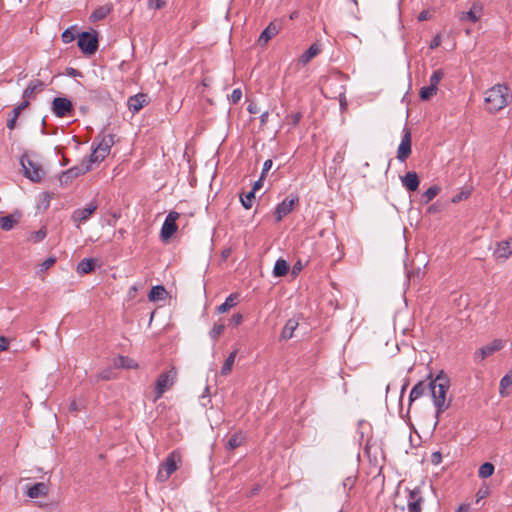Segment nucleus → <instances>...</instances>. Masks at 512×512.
Segmentation results:
<instances>
[{
	"instance_id": "obj_1",
	"label": "nucleus",
	"mask_w": 512,
	"mask_h": 512,
	"mask_svg": "<svg viewBox=\"0 0 512 512\" xmlns=\"http://www.w3.org/2000/svg\"><path fill=\"white\" fill-rule=\"evenodd\" d=\"M449 388L450 380L443 371H440L435 378H430V395L436 409V418H440V415L451 405V398L447 399Z\"/></svg>"
},
{
	"instance_id": "obj_2",
	"label": "nucleus",
	"mask_w": 512,
	"mask_h": 512,
	"mask_svg": "<svg viewBox=\"0 0 512 512\" xmlns=\"http://www.w3.org/2000/svg\"><path fill=\"white\" fill-rule=\"evenodd\" d=\"M510 101L509 87L504 84H496L485 93V108L489 112L502 110Z\"/></svg>"
},
{
	"instance_id": "obj_3",
	"label": "nucleus",
	"mask_w": 512,
	"mask_h": 512,
	"mask_svg": "<svg viewBox=\"0 0 512 512\" xmlns=\"http://www.w3.org/2000/svg\"><path fill=\"white\" fill-rule=\"evenodd\" d=\"M182 462V455L179 450H174L166 457L165 461L159 466L157 480L161 483L166 482L171 475L179 468Z\"/></svg>"
},
{
	"instance_id": "obj_4",
	"label": "nucleus",
	"mask_w": 512,
	"mask_h": 512,
	"mask_svg": "<svg viewBox=\"0 0 512 512\" xmlns=\"http://www.w3.org/2000/svg\"><path fill=\"white\" fill-rule=\"evenodd\" d=\"M114 135L113 134H100L95 138V142L100 139L97 146L93 149L89 162L97 163L101 162L105 159V157L110 153L112 146L114 145Z\"/></svg>"
},
{
	"instance_id": "obj_5",
	"label": "nucleus",
	"mask_w": 512,
	"mask_h": 512,
	"mask_svg": "<svg viewBox=\"0 0 512 512\" xmlns=\"http://www.w3.org/2000/svg\"><path fill=\"white\" fill-rule=\"evenodd\" d=\"M177 378V370L171 367L168 371L161 373L155 383V398L154 401L159 400L163 394L169 390L175 383Z\"/></svg>"
},
{
	"instance_id": "obj_6",
	"label": "nucleus",
	"mask_w": 512,
	"mask_h": 512,
	"mask_svg": "<svg viewBox=\"0 0 512 512\" xmlns=\"http://www.w3.org/2000/svg\"><path fill=\"white\" fill-rule=\"evenodd\" d=\"M23 174L32 182L38 183L44 176V171L40 164L32 161L27 154H23L20 158Z\"/></svg>"
},
{
	"instance_id": "obj_7",
	"label": "nucleus",
	"mask_w": 512,
	"mask_h": 512,
	"mask_svg": "<svg viewBox=\"0 0 512 512\" xmlns=\"http://www.w3.org/2000/svg\"><path fill=\"white\" fill-rule=\"evenodd\" d=\"M79 49L86 55H93L98 50V36L95 31L82 32L77 41Z\"/></svg>"
},
{
	"instance_id": "obj_8",
	"label": "nucleus",
	"mask_w": 512,
	"mask_h": 512,
	"mask_svg": "<svg viewBox=\"0 0 512 512\" xmlns=\"http://www.w3.org/2000/svg\"><path fill=\"white\" fill-rule=\"evenodd\" d=\"M298 194L291 193L275 208L276 221L280 222L285 216H287L296 205L299 204Z\"/></svg>"
},
{
	"instance_id": "obj_9",
	"label": "nucleus",
	"mask_w": 512,
	"mask_h": 512,
	"mask_svg": "<svg viewBox=\"0 0 512 512\" xmlns=\"http://www.w3.org/2000/svg\"><path fill=\"white\" fill-rule=\"evenodd\" d=\"M180 214L176 211H170L162 225L160 237L162 241L169 240L178 230L177 220Z\"/></svg>"
},
{
	"instance_id": "obj_10",
	"label": "nucleus",
	"mask_w": 512,
	"mask_h": 512,
	"mask_svg": "<svg viewBox=\"0 0 512 512\" xmlns=\"http://www.w3.org/2000/svg\"><path fill=\"white\" fill-rule=\"evenodd\" d=\"M52 111L55 116L59 118L68 117L72 115L73 104L66 97H56L52 101Z\"/></svg>"
},
{
	"instance_id": "obj_11",
	"label": "nucleus",
	"mask_w": 512,
	"mask_h": 512,
	"mask_svg": "<svg viewBox=\"0 0 512 512\" xmlns=\"http://www.w3.org/2000/svg\"><path fill=\"white\" fill-rule=\"evenodd\" d=\"M97 204L91 202L87 204L85 208H79L74 210L71 219L75 223L76 227H79L81 223L86 222L91 215L97 210Z\"/></svg>"
},
{
	"instance_id": "obj_12",
	"label": "nucleus",
	"mask_w": 512,
	"mask_h": 512,
	"mask_svg": "<svg viewBox=\"0 0 512 512\" xmlns=\"http://www.w3.org/2000/svg\"><path fill=\"white\" fill-rule=\"evenodd\" d=\"M504 347V343L501 339H495L490 344L481 347L475 352V361H483L485 358L491 356L495 352L501 350Z\"/></svg>"
},
{
	"instance_id": "obj_13",
	"label": "nucleus",
	"mask_w": 512,
	"mask_h": 512,
	"mask_svg": "<svg viewBox=\"0 0 512 512\" xmlns=\"http://www.w3.org/2000/svg\"><path fill=\"white\" fill-rule=\"evenodd\" d=\"M411 152V132L408 128H404L401 143L397 150V159L404 162Z\"/></svg>"
},
{
	"instance_id": "obj_14",
	"label": "nucleus",
	"mask_w": 512,
	"mask_h": 512,
	"mask_svg": "<svg viewBox=\"0 0 512 512\" xmlns=\"http://www.w3.org/2000/svg\"><path fill=\"white\" fill-rule=\"evenodd\" d=\"M423 502L424 499L419 487L409 490V495L407 498V508L409 512H422Z\"/></svg>"
},
{
	"instance_id": "obj_15",
	"label": "nucleus",
	"mask_w": 512,
	"mask_h": 512,
	"mask_svg": "<svg viewBox=\"0 0 512 512\" xmlns=\"http://www.w3.org/2000/svg\"><path fill=\"white\" fill-rule=\"evenodd\" d=\"M282 24L280 21H272L268 24V26L262 31L258 38V43L260 46H265L273 37H275L281 30Z\"/></svg>"
},
{
	"instance_id": "obj_16",
	"label": "nucleus",
	"mask_w": 512,
	"mask_h": 512,
	"mask_svg": "<svg viewBox=\"0 0 512 512\" xmlns=\"http://www.w3.org/2000/svg\"><path fill=\"white\" fill-rule=\"evenodd\" d=\"M493 255L497 260L506 261L512 255V237L497 242Z\"/></svg>"
},
{
	"instance_id": "obj_17",
	"label": "nucleus",
	"mask_w": 512,
	"mask_h": 512,
	"mask_svg": "<svg viewBox=\"0 0 512 512\" xmlns=\"http://www.w3.org/2000/svg\"><path fill=\"white\" fill-rule=\"evenodd\" d=\"M430 378H432V375H429L427 380L419 381L413 386L409 395L410 404L426 392L430 393Z\"/></svg>"
},
{
	"instance_id": "obj_18",
	"label": "nucleus",
	"mask_w": 512,
	"mask_h": 512,
	"mask_svg": "<svg viewBox=\"0 0 512 512\" xmlns=\"http://www.w3.org/2000/svg\"><path fill=\"white\" fill-rule=\"evenodd\" d=\"M481 14H482V7L477 4H473V6L470 8L469 11L461 12L459 14V20L461 22L468 21L471 23H476L480 19Z\"/></svg>"
},
{
	"instance_id": "obj_19",
	"label": "nucleus",
	"mask_w": 512,
	"mask_h": 512,
	"mask_svg": "<svg viewBox=\"0 0 512 512\" xmlns=\"http://www.w3.org/2000/svg\"><path fill=\"white\" fill-rule=\"evenodd\" d=\"M402 185L411 192H414L418 189L420 180L416 172L410 171L405 174V176L401 177Z\"/></svg>"
},
{
	"instance_id": "obj_20",
	"label": "nucleus",
	"mask_w": 512,
	"mask_h": 512,
	"mask_svg": "<svg viewBox=\"0 0 512 512\" xmlns=\"http://www.w3.org/2000/svg\"><path fill=\"white\" fill-rule=\"evenodd\" d=\"M147 96L143 93L136 94L128 98L127 105L130 111L133 113L139 112L144 105L147 103Z\"/></svg>"
},
{
	"instance_id": "obj_21",
	"label": "nucleus",
	"mask_w": 512,
	"mask_h": 512,
	"mask_svg": "<svg viewBox=\"0 0 512 512\" xmlns=\"http://www.w3.org/2000/svg\"><path fill=\"white\" fill-rule=\"evenodd\" d=\"M27 496L29 498H38L42 496H46L48 494V486L43 482H38L32 485L27 490Z\"/></svg>"
},
{
	"instance_id": "obj_22",
	"label": "nucleus",
	"mask_w": 512,
	"mask_h": 512,
	"mask_svg": "<svg viewBox=\"0 0 512 512\" xmlns=\"http://www.w3.org/2000/svg\"><path fill=\"white\" fill-rule=\"evenodd\" d=\"M20 217V213L0 216V228L4 231L11 230L18 223Z\"/></svg>"
},
{
	"instance_id": "obj_23",
	"label": "nucleus",
	"mask_w": 512,
	"mask_h": 512,
	"mask_svg": "<svg viewBox=\"0 0 512 512\" xmlns=\"http://www.w3.org/2000/svg\"><path fill=\"white\" fill-rule=\"evenodd\" d=\"M299 323L296 319H289L284 325L281 332V339L289 340L294 336V332L297 329Z\"/></svg>"
},
{
	"instance_id": "obj_24",
	"label": "nucleus",
	"mask_w": 512,
	"mask_h": 512,
	"mask_svg": "<svg viewBox=\"0 0 512 512\" xmlns=\"http://www.w3.org/2000/svg\"><path fill=\"white\" fill-rule=\"evenodd\" d=\"M96 266V259L94 258H84L77 265V272L81 275L91 273Z\"/></svg>"
},
{
	"instance_id": "obj_25",
	"label": "nucleus",
	"mask_w": 512,
	"mask_h": 512,
	"mask_svg": "<svg viewBox=\"0 0 512 512\" xmlns=\"http://www.w3.org/2000/svg\"><path fill=\"white\" fill-rule=\"evenodd\" d=\"M90 170H91V163L88 161V163H81L79 165H75L66 171H67V175H70V177H72V179L74 180L77 177L84 175L85 173H87Z\"/></svg>"
},
{
	"instance_id": "obj_26",
	"label": "nucleus",
	"mask_w": 512,
	"mask_h": 512,
	"mask_svg": "<svg viewBox=\"0 0 512 512\" xmlns=\"http://www.w3.org/2000/svg\"><path fill=\"white\" fill-rule=\"evenodd\" d=\"M289 269H290V266H289L288 262L283 258H279L276 260V262L274 264L273 276L274 277H283V276L287 275V273L289 272Z\"/></svg>"
},
{
	"instance_id": "obj_27",
	"label": "nucleus",
	"mask_w": 512,
	"mask_h": 512,
	"mask_svg": "<svg viewBox=\"0 0 512 512\" xmlns=\"http://www.w3.org/2000/svg\"><path fill=\"white\" fill-rule=\"evenodd\" d=\"M114 366L116 368L137 369L138 363L127 356L120 355L114 360Z\"/></svg>"
},
{
	"instance_id": "obj_28",
	"label": "nucleus",
	"mask_w": 512,
	"mask_h": 512,
	"mask_svg": "<svg viewBox=\"0 0 512 512\" xmlns=\"http://www.w3.org/2000/svg\"><path fill=\"white\" fill-rule=\"evenodd\" d=\"M238 299H239V294L238 293L230 294L225 299L224 303H222L221 305H219L217 307V312L221 313V314L227 312L229 309H231V308H233L234 306L237 305Z\"/></svg>"
},
{
	"instance_id": "obj_29",
	"label": "nucleus",
	"mask_w": 512,
	"mask_h": 512,
	"mask_svg": "<svg viewBox=\"0 0 512 512\" xmlns=\"http://www.w3.org/2000/svg\"><path fill=\"white\" fill-rule=\"evenodd\" d=\"M320 53V48L317 44H312L300 57L299 61L305 65L309 63L315 56Z\"/></svg>"
},
{
	"instance_id": "obj_30",
	"label": "nucleus",
	"mask_w": 512,
	"mask_h": 512,
	"mask_svg": "<svg viewBox=\"0 0 512 512\" xmlns=\"http://www.w3.org/2000/svg\"><path fill=\"white\" fill-rule=\"evenodd\" d=\"M111 6L104 5L96 8L90 15V21L97 22L103 20L111 12Z\"/></svg>"
},
{
	"instance_id": "obj_31",
	"label": "nucleus",
	"mask_w": 512,
	"mask_h": 512,
	"mask_svg": "<svg viewBox=\"0 0 512 512\" xmlns=\"http://www.w3.org/2000/svg\"><path fill=\"white\" fill-rule=\"evenodd\" d=\"M42 82L40 80H32L28 86L26 87V89L23 91V95H22V98H26V99H32L33 98V95L34 93L40 89L42 87Z\"/></svg>"
},
{
	"instance_id": "obj_32",
	"label": "nucleus",
	"mask_w": 512,
	"mask_h": 512,
	"mask_svg": "<svg viewBox=\"0 0 512 512\" xmlns=\"http://www.w3.org/2000/svg\"><path fill=\"white\" fill-rule=\"evenodd\" d=\"M243 440H244V437L241 432L234 433L233 435H231V437L227 441L226 449L234 450V449L240 447L243 443Z\"/></svg>"
},
{
	"instance_id": "obj_33",
	"label": "nucleus",
	"mask_w": 512,
	"mask_h": 512,
	"mask_svg": "<svg viewBox=\"0 0 512 512\" xmlns=\"http://www.w3.org/2000/svg\"><path fill=\"white\" fill-rule=\"evenodd\" d=\"M166 289L162 285L153 286L149 292V300L150 301H158L162 300L166 295Z\"/></svg>"
},
{
	"instance_id": "obj_34",
	"label": "nucleus",
	"mask_w": 512,
	"mask_h": 512,
	"mask_svg": "<svg viewBox=\"0 0 512 512\" xmlns=\"http://www.w3.org/2000/svg\"><path fill=\"white\" fill-rule=\"evenodd\" d=\"M512 386V370L509 371L507 374H505L502 379L500 380L499 384V392L500 395L505 397L508 395V393L505 392L507 388Z\"/></svg>"
},
{
	"instance_id": "obj_35",
	"label": "nucleus",
	"mask_w": 512,
	"mask_h": 512,
	"mask_svg": "<svg viewBox=\"0 0 512 512\" xmlns=\"http://www.w3.org/2000/svg\"><path fill=\"white\" fill-rule=\"evenodd\" d=\"M440 192V188L436 185L429 187L421 196V200L424 204L432 201Z\"/></svg>"
},
{
	"instance_id": "obj_36",
	"label": "nucleus",
	"mask_w": 512,
	"mask_h": 512,
	"mask_svg": "<svg viewBox=\"0 0 512 512\" xmlns=\"http://www.w3.org/2000/svg\"><path fill=\"white\" fill-rule=\"evenodd\" d=\"M237 352H238L237 350L232 351L229 354V356L226 358V360L221 368L222 375H228L231 372Z\"/></svg>"
},
{
	"instance_id": "obj_37",
	"label": "nucleus",
	"mask_w": 512,
	"mask_h": 512,
	"mask_svg": "<svg viewBox=\"0 0 512 512\" xmlns=\"http://www.w3.org/2000/svg\"><path fill=\"white\" fill-rule=\"evenodd\" d=\"M494 470H495V467L492 463L485 462L479 467L478 476L480 478L486 479L493 475Z\"/></svg>"
},
{
	"instance_id": "obj_38",
	"label": "nucleus",
	"mask_w": 512,
	"mask_h": 512,
	"mask_svg": "<svg viewBox=\"0 0 512 512\" xmlns=\"http://www.w3.org/2000/svg\"><path fill=\"white\" fill-rule=\"evenodd\" d=\"M437 89L433 86H425L420 89L419 96L423 101L429 100L434 94H436Z\"/></svg>"
},
{
	"instance_id": "obj_39",
	"label": "nucleus",
	"mask_w": 512,
	"mask_h": 512,
	"mask_svg": "<svg viewBox=\"0 0 512 512\" xmlns=\"http://www.w3.org/2000/svg\"><path fill=\"white\" fill-rule=\"evenodd\" d=\"M255 199L254 191H250L245 195L240 196V201L245 209H250L253 206V200Z\"/></svg>"
},
{
	"instance_id": "obj_40",
	"label": "nucleus",
	"mask_w": 512,
	"mask_h": 512,
	"mask_svg": "<svg viewBox=\"0 0 512 512\" xmlns=\"http://www.w3.org/2000/svg\"><path fill=\"white\" fill-rule=\"evenodd\" d=\"M444 73L441 69L435 70L430 77L429 85L437 89L439 82L443 78Z\"/></svg>"
},
{
	"instance_id": "obj_41",
	"label": "nucleus",
	"mask_w": 512,
	"mask_h": 512,
	"mask_svg": "<svg viewBox=\"0 0 512 512\" xmlns=\"http://www.w3.org/2000/svg\"><path fill=\"white\" fill-rule=\"evenodd\" d=\"M47 236V229L46 227L40 228L38 231L32 232L30 239L34 243L41 242L44 240V238Z\"/></svg>"
},
{
	"instance_id": "obj_42",
	"label": "nucleus",
	"mask_w": 512,
	"mask_h": 512,
	"mask_svg": "<svg viewBox=\"0 0 512 512\" xmlns=\"http://www.w3.org/2000/svg\"><path fill=\"white\" fill-rule=\"evenodd\" d=\"M470 195H471V190H469V189L462 190L452 197V202L459 203L463 200H466Z\"/></svg>"
},
{
	"instance_id": "obj_43",
	"label": "nucleus",
	"mask_w": 512,
	"mask_h": 512,
	"mask_svg": "<svg viewBox=\"0 0 512 512\" xmlns=\"http://www.w3.org/2000/svg\"><path fill=\"white\" fill-rule=\"evenodd\" d=\"M301 119H302V113L301 112H297V113L288 115L286 117V120H287L288 124L291 125L292 127H296L299 124Z\"/></svg>"
},
{
	"instance_id": "obj_44",
	"label": "nucleus",
	"mask_w": 512,
	"mask_h": 512,
	"mask_svg": "<svg viewBox=\"0 0 512 512\" xmlns=\"http://www.w3.org/2000/svg\"><path fill=\"white\" fill-rule=\"evenodd\" d=\"M225 326L223 324L214 325L210 331L212 339L216 340L223 333Z\"/></svg>"
},
{
	"instance_id": "obj_45",
	"label": "nucleus",
	"mask_w": 512,
	"mask_h": 512,
	"mask_svg": "<svg viewBox=\"0 0 512 512\" xmlns=\"http://www.w3.org/2000/svg\"><path fill=\"white\" fill-rule=\"evenodd\" d=\"M61 38L64 43H70L75 39V33L71 28H68L62 33Z\"/></svg>"
},
{
	"instance_id": "obj_46",
	"label": "nucleus",
	"mask_w": 512,
	"mask_h": 512,
	"mask_svg": "<svg viewBox=\"0 0 512 512\" xmlns=\"http://www.w3.org/2000/svg\"><path fill=\"white\" fill-rule=\"evenodd\" d=\"M56 263L55 257H48L45 261L40 264V271L45 272Z\"/></svg>"
},
{
	"instance_id": "obj_47",
	"label": "nucleus",
	"mask_w": 512,
	"mask_h": 512,
	"mask_svg": "<svg viewBox=\"0 0 512 512\" xmlns=\"http://www.w3.org/2000/svg\"><path fill=\"white\" fill-rule=\"evenodd\" d=\"M242 98V91L239 88H236L232 91L231 95L229 96L230 101L233 104H237Z\"/></svg>"
},
{
	"instance_id": "obj_48",
	"label": "nucleus",
	"mask_w": 512,
	"mask_h": 512,
	"mask_svg": "<svg viewBox=\"0 0 512 512\" xmlns=\"http://www.w3.org/2000/svg\"><path fill=\"white\" fill-rule=\"evenodd\" d=\"M166 5V2L164 0H149L148 6L149 8H153L156 10L164 8Z\"/></svg>"
},
{
	"instance_id": "obj_49",
	"label": "nucleus",
	"mask_w": 512,
	"mask_h": 512,
	"mask_svg": "<svg viewBox=\"0 0 512 512\" xmlns=\"http://www.w3.org/2000/svg\"><path fill=\"white\" fill-rule=\"evenodd\" d=\"M59 181L61 185H68L73 181V179L70 175H67V171H63L59 176Z\"/></svg>"
},
{
	"instance_id": "obj_50",
	"label": "nucleus",
	"mask_w": 512,
	"mask_h": 512,
	"mask_svg": "<svg viewBox=\"0 0 512 512\" xmlns=\"http://www.w3.org/2000/svg\"><path fill=\"white\" fill-rule=\"evenodd\" d=\"M272 165H273V161L271 159H267L264 162L263 168H262V172H261V178H265L266 177V174L272 168Z\"/></svg>"
},
{
	"instance_id": "obj_51",
	"label": "nucleus",
	"mask_w": 512,
	"mask_h": 512,
	"mask_svg": "<svg viewBox=\"0 0 512 512\" xmlns=\"http://www.w3.org/2000/svg\"><path fill=\"white\" fill-rule=\"evenodd\" d=\"M242 321H243L242 314L236 313L231 317L230 324L236 327V326L240 325L242 323Z\"/></svg>"
},
{
	"instance_id": "obj_52",
	"label": "nucleus",
	"mask_w": 512,
	"mask_h": 512,
	"mask_svg": "<svg viewBox=\"0 0 512 512\" xmlns=\"http://www.w3.org/2000/svg\"><path fill=\"white\" fill-rule=\"evenodd\" d=\"M442 461V454L439 451L433 452L431 454V463L434 465H439Z\"/></svg>"
},
{
	"instance_id": "obj_53",
	"label": "nucleus",
	"mask_w": 512,
	"mask_h": 512,
	"mask_svg": "<svg viewBox=\"0 0 512 512\" xmlns=\"http://www.w3.org/2000/svg\"><path fill=\"white\" fill-rule=\"evenodd\" d=\"M431 17H432V14L429 10H423L419 13L417 19H418V21L423 22V21L431 19Z\"/></svg>"
},
{
	"instance_id": "obj_54",
	"label": "nucleus",
	"mask_w": 512,
	"mask_h": 512,
	"mask_svg": "<svg viewBox=\"0 0 512 512\" xmlns=\"http://www.w3.org/2000/svg\"><path fill=\"white\" fill-rule=\"evenodd\" d=\"M355 484V478L354 477H347L343 481V487L347 488L348 490H351L354 487Z\"/></svg>"
},
{
	"instance_id": "obj_55",
	"label": "nucleus",
	"mask_w": 512,
	"mask_h": 512,
	"mask_svg": "<svg viewBox=\"0 0 512 512\" xmlns=\"http://www.w3.org/2000/svg\"><path fill=\"white\" fill-rule=\"evenodd\" d=\"M9 348V340L5 336H0V351H6Z\"/></svg>"
},
{
	"instance_id": "obj_56",
	"label": "nucleus",
	"mask_w": 512,
	"mask_h": 512,
	"mask_svg": "<svg viewBox=\"0 0 512 512\" xmlns=\"http://www.w3.org/2000/svg\"><path fill=\"white\" fill-rule=\"evenodd\" d=\"M440 44H441V36L440 35H436L432 39L429 47H430V49H435V48L439 47Z\"/></svg>"
},
{
	"instance_id": "obj_57",
	"label": "nucleus",
	"mask_w": 512,
	"mask_h": 512,
	"mask_svg": "<svg viewBox=\"0 0 512 512\" xmlns=\"http://www.w3.org/2000/svg\"><path fill=\"white\" fill-rule=\"evenodd\" d=\"M66 74L68 76H72V77L82 76V74L79 70L72 68V67H69L66 69Z\"/></svg>"
},
{
	"instance_id": "obj_58",
	"label": "nucleus",
	"mask_w": 512,
	"mask_h": 512,
	"mask_svg": "<svg viewBox=\"0 0 512 512\" xmlns=\"http://www.w3.org/2000/svg\"><path fill=\"white\" fill-rule=\"evenodd\" d=\"M247 111L250 114H257L259 112L257 104L254 103V102L249 103L248 106H247Z\"/></svg>"
},
{
	"instance_id": "obj_59",
	"label": "nucleus",
	"mask_w": 512,
	"mask_h": 512,
	"mask_svg": "<svg viewBox=\"0 0 512 512\" xmlns=\"http://www.w3.org/2000/svg\"><path fill=\"white\" fill-rule=\"evenodd\" d=\"M488 495V489H480L476 496H477V502H479L481 499L485 498Z\"/></svg>"
},
{
	"instance_id": "obj_60",
	"label": "nucleus",
	"mask_w": 512,
	"mask_h": 512,
	"mask_svg": "<svg viewBox=\"0 0 512 512\" xmlns=\"http://www.w3.org/2000/svg\"><path fill=\"white\" fill-rule=\"evenodd\" d=\"M16 122H17L16 118L9 117L8 120H7V127H8V129H10V130L15 129Z\"/></svg>"
},
{
	"instance_id": "obj_61",
	"label": "nucleus",
	"mask_w": 512,
	"mask_h": 512,
	"mask_svg": "<svg viewBox=\"0 0 512 512\" xmlns=\"http://www.w3.org/2000/svg\"><path fill=\"white\" fill-rule=\"evenodd\" d=\"M440 211V207L438 204H432L428 207L427 209V212L432 214V213H437Z\"/></svg>"
},
{
	"instance_id": "obj_62",
	"label": "nucleus",
	"mask_w": 512,
	"mask_h": 512,
	"mask_svg": "<svg viewBox=\"0 0 512 512\" xmlns=\"http://www.w3.org/2000/svg\"><path fill=\"white\" fill-rule=\"evenodd\" d=\"M268 117H269V112L268 111H265V112H263L260 115V123H261L262 126L267 123Z\"/></svg>"
},
{
	"instance_id": "obj_63",
	"label": "nucleus",
	"mask_w": 512,
	"mask_h": 512,
	"mask_svg": "<svg viewBox=\"0 0 512 512\" xmlns=\"http://www.w3.org/2000/svg\"><path fill=\"white\" fill-rule=\"evenodd\" d=\"M30 105V100L29 99H26V98H23V101L18 105L19 109L21 111H23L24 109H26L28 106Z\"/></svg>"
},
{
	"instance_id": "obj_64",
	"label": "nucleus",
	"mask_w": 512,
	"mask_h": 512,
	"mask_svg": "<svg viewBox=\"0 0 512 512\" xmlns=\"http://www.w3.org/2000/svg\"><path fill=\"white\" fill-rule=\"evenodd\" d=\"M470 511V505L469 504H461L456 512H469Z\"/></svg>"
}]
</instances>
